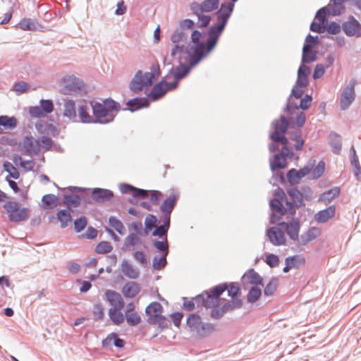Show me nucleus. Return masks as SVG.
Listing matches in <instances>:
<instances>
[{"label":"nucleus","instance_id":"nucleus-51","mask_svg":"<svg viewBox=\"0 0 361 361\" xmlns=\"http://www.w3.org/2000/svg\"><path fill=\"white\" fill-rule=\"evenodd\" d=\"M142 243V239L140 235L135 234V233H130L128 235V236L125 238L123 250H126V247L128 246H135L137 245H140Z\"/></svg>","mask_w":361,"mask_h":361},{"label":"nucleus","instance_id":"nucleus-13","mask_svg":"<svg viewBox=\"0 0 361 361\" xmlns=\"http://www.w3.org/2000/svg\"><path fill=\"white\" fill-rule=\"evenodd\" d=\"M114 193L109 189L94 188L92 189V198L97 204H104L113 200Z\"/></svg>","mask_w":361,"mask_h":361},{"label":"nucleus","instance_id":"nucleus-6","mask_svg":"<svg viewBox=\"0 0 361 361\" xmlns=\"http://www.w3.org/2000/svg\"><path fill=\"white\" fill-rule=\"evenodd\" d=\"M94 123L105 125L113 122L115 115L107 109L103 103L94 102L91 103Z\"/></svg>","mask_w":361,"mask_h":361},{"label":"nucleus","instance_id":"nucleus-20","mask_svg":"<svg viewBox=\"0 0 361 361\" xmlns=\"http://www.w3.org/2000/svg\"><path fill=\"white\" fill-rule=\"evenodd\" d=\"M106 299L113 307L121 310L124 307V300L120 293L113 290H106L105 292Z\"/></svg>","mask_w":361,"mask_h":361},{"label":"nucleus","instance_id":"nucleus-43","mask_svg":"<svg viewBox=\"0 0 361 361\" xmlns=\"http://www.w3.org/2000/svg\"><path fill=\"white\" fill-rule=\"evenodd\" d=\"M287 193L292 202H295L296 207H301L304 205L302 194L297 188L292 187L288 189Z\"/></svg>","mask_w":361,"mask_h":361},{"label":"nucleus","instance_id":"nucleus-62","mask_svg":"<svg viewBox=\"0 0 361 361\" xmlns=\"http://www.w3.org/2000/svg\"><path fill=\"white\" fill-rule=\"evenodd\" d=\"M286 178L288 182L290 185H296L298 184L300 180H301L298 171L295 169H290L286 173Z\"/></svg>","mask_w":361,"mask_h":361},{"label":"nucleus","instance_id":"nucleus-47","mask_svg":"<svg viewBox=\"0 0 361 361\" xmlns=\"http://www.w3.org/2000/svg\"><path fill=\"white\" fill-rule=\"evenodd\" d=\"M286 158L279 153L275 154L272 157V172L276 169H283L287 166Z\"/></svg>","mask_w":361,"mask_h":361},{"label":"nucleus","instance_id":"nucleus-3","mask_svg":"<svg viewBox=\"0 0 361 361\" xmlns=\"http://www.w3.org/2000/svg\"><path fill=\"white\" fill-rule=\"evenodd\" d=\"M172 58L178 61V66L176 67L172 66L166 74V77L169 78L173 76L180 80L185 78L190 74L191 70L204 59L199 54L190 57H188L187 56L184 58L188 61V64H185L183 62V57L182 55L178 54L176 57Z\"/></svg>","mask_w":361,"mask_h":361},{"label":"nucleus","instance_id":"nucleus-23","mask_svg":"<svg viewBox=\"0 0 361 361\" xmlns=\"http://www.w3.org/2000/svg\"><path fill=\"white\" fill-rule=\"evenodd\" d=\"M310 68L306 64L300 63L297 74V85L300 88H305L308 84V75L310 73Z\"/></svg>","mask_w":361,"mask_h":361},{"label":"nucleus","instance_id":"nucleus-49","mask_svg":"<svg viewBox=\"0 0 361 361\" xmlns=\"http://www.w3.org/2000/svg\"><path fill=\"white\" fill-rule=\"evenodd\" d=\"M261 286H252L247 295V301L253 303L257 301L262 295Z\"/></svg>","mask_w":361,"mask_h":361},{"label":"nucleus","instance_id":"nucleus-12","mask_svg":"<svg viewBox=\"0 0 361 361\" xmlns=\"http://www.w3.org/2000/svg\"><path fill=\"white\" fill-rule=\"evenodd\" d=\"M167 78H169L166 77V75L161 79L160 81H159L152 87L151 90L147 94L148 98L150 101L155 102L163 97L168 92L166 89Z\"/></svg>","mask_w":361,"mask_h":361},{"label":"nucleus","instance_id":"nucleus-32","mask_svg":"<svg viewBox=\"0 0 361 361\" xmlns=\"http://www.w3.org/2000/svg\"><path fill=\"white\" fill-rule=\"evenodd\" d=\"M318 53L316 49L302 47L301 63L306 64L316 61Z\"/></svg>","mask_w":361,"mask_h":361},{"label":"nucleus","instance_id":"nucleus-24","mask_svg":"<svg viewBox=\"0 0 361 361\" xmlns=\"http://www.w3.org/2000/svg\"><path fill=\"white\" fill-rule=\"evenodd\" d=\"M284 231L293 240H297L299 238L300 221L298 219H293L289 223H284Z\"/></svg>","mask_w":361,"mask_h":361},{"label":"nucleus","instance_id":"nucleus-45","mask_svg":"<svg viewBox=\"0 0 361 361\" xmlns=\"http://www.w3.org/2000/svg\"><path fill=\"white\" fill-rule=\"evenodd\" d=\"M108 313L110 319L115 325H120L125 319V315L117 308H109Z\"/></svg>","mask_w":361,"mask_h":361},{"label":"nucleus","instance_id":"nucleus-58","mask_svg":"<svg viewBox=\"0 0 361 361\" xmlns=\"http://www.w3.org/2000/svg\"><path fill=\"white\" fill-rule=\"evenodd\" d=\"M152 245L154 248L161 252V254L166 253V255H169V245L167 241V239L164 240H159L157 239H154L152 240Z\"/></svg>","mask_w":361,"mask_h":361},{"label":"nucleus","instance_id":"nucleus-8","mask_svg":"<svg viewBox=\"0 0 361 361\" xmlns=\"http://www.w3.org/2000/svg\"><path fill=\"white\" fill-rule=\"evenodd\" d=\"M63 85V93L71 94L73 92H85V84L83 81L74 75H68L62 79Z\"/></svg>","mask_w":361,"mask_h":361},{"label":"nucleus","instance_id":"nucleus-15","mask_svg":"<svg viewBox=\"0 0 361 361\" xmlns=\"http://www.w3.org/2000/svg\"><path fill=\"white\" fill-rule=\"evenodd\" d=\"M14 27L23 31H41L44 27L35 18H23Z\"/></svg>","mask_w":361,"mask_h":361},{"label":"nucleus","instance_id":"nucleus-40","mask_svg":"<svg viewBox=\"0 0 361 361\" xmlns=\"http://www.w3.org/2000/svg\"><path fill=\"white\" fill-rule=\"evenodd\" d=\"M329 137V144L332 147L333 152L336 154H340L342 149L341 135L334 131H331L330 133Z\"/></svg>","mask_w":361,"mask_h":361},{"label":"nucleus","instance_id":"nucleus-17","mask_svg":"<svg viewBox=\"0 0 361 361\" xmlns=\"http://www.w3.org/2000/svg\"><path fill=\"white\" fill-rule=\"evenodd\" d=\"M126 345V341L121 338L116 332H111L102 341V346L104 348H110L112 345L118 349L123 348Z\"/></svg>","mask_w":361,"mask_h":361},{"label":"nucleus","instance_id":"nucleus-52","mask_svg":"<svg viewBox=\"0 0 361 361\" xmlns=\"http://www.w3.org/2000/svg\"><path fill=\"white\" fill-rule=\"evenodd\" d=\"M294 98L288 97L286 104L283 109V111L288 116H293L296 113V111L300 109L298 104L293 100Z\"/></svg>","mask_w":361,"mask_h":361},{"label":"nucleus","instance_id":"nucleus-57","mask_svg":"<svg viewBox=\"0 0 361 361\" xmlns=\"http://www.w3.org/2000/svg\"><path fill=\"white\" fill-rule=\"evenodd\" d=\"M113 246L108 241H100L94 247V252L97 254H106L111 252Z\"/></svg>","mask_w":361,"mask_h":361},{"label":"nucleus","instance_id":"nucleus-14","mask_svg":"<svg viewBox=\"0 0 361 361\" xmlns=\"http://www.w3.org/2000/svg\"><path fill=\"white\" fill-rule=\"evenodd\" d=\"M126 108H123V111H129L130 112H135L140 109L147 108L150 105V100L147 97H135L134 98L128 99L126 102Z\"/></svg>","mask_w":361,"mask_h":361},{"label":"nucleus","instance_id":"nucleus-36","mask_svg":"<svg viewBox=\"0 0 361 361\" xmlns=\"http://www.w3.org/2000/svg\"><path fill=\"white\" fill-rule=\"evenodd\" d=\"M332 13L331 3L329 2L328 5L322 7L317 11L314 19H317L318 21L324 22L327 24L328 18L330 16H334Z\"/></svg>","mask_w":361,"mask_h":361},{"label":"nucleus","instance_id":"nucleus-10","mask_svg":"<svg viewBox=\"0 0 361 361\" xmlns=\"http://www.w3.org/2000/svg\"><path fill=\"white\" fill-rule=\"evenodd\" d=\"M355 80H350L342 92L340 99V108L341 110L348 109L354 102L355 98Z\"/></svg>","mask_w":361,"mask_h":361},{"label":"nucleus","instance_id":"nucleus-48","mask_svg":"<svg viewBox=\"0 0 361 361\" xmlns=\"http://www.w3.org/2000/svg\"><path fill=\"white\" fill-rule=\"evenodd\" d=\"M102 103L107 109H109L112 114L115 115V116L121 109L120 103L114 100L111 97L104 99Z\"/></svg>","mask_w":361,"mask_h":361},{"label":"nucleus","instance_id":"nucleus-25","mask_svg":"<svg viewBox=\"0 0 361 361\" xmlns=\"http://www.w3.org/2000/svg\"><path fill=\"white\" fill-rule=\"evenodd\" d=\"M336 213V206L330 205L328 207L319 211L315 215V221L319 224H323L333 218Z\"/></svg>","mask_w":361,"mask_h":361},{"label":"nucleus","instance_id":"nucleus-42","mask_svg":"<svg viewBox=\"0 0 361 361\" xmlns=\"http://www.w3.org/2000/svg\"><path fill=\"white\" fill-rule=\"evenodd\" d=\"M202 322V317L197 313L190 314L186 319V324L190 330L196 332Z\"/></svg>","mask_w":361,"mask_h":361},{"label":"nucleus","instance_id":"nucleus-31","mask_svg":"<svg viewBox=\"0 0 361 361\" xmlns=\"http://www.w3.org/2000/svg\"><path fill=\"white\" fill-rule=\"evenodd\" d=\"M340 192L341 189L339 187H333L320 194L318 202H323L325 204H328L333 199L338 197Z\"/></svg>","mask_w":361,"mask_h":361},{"label":"nucleus","instance_id":"nucleus-59","mask_svg":"<svg viewBox=\"0 0 361 361\" xmlns=\"http://www.w3.org/2000/svg\"><path fill=\"white\" fill-rule=\"evenodd\" d=\"M242 300L231 299L223 305L225 312L232 311L235 309H240L243 307Z\"/></svg>","mask_w":361,"mask_h":361},{"label":"nucleus","instance_id":"nucleus-55","mask_svg":"<svg viewBox=\"0 0 361 361\" xmlns=\"http://www.w3.org/2000/svg\"><path fill=\"white\" fill-rule=\"evenodd\" d=\"M192 13L197 17L198 20V27H208L209 25L211 22L212 18L209 15L204 14L205 13H200L195 12L194 11H190Z\"/></svg>","mask_w":361,"mask_h":361},{"label":"nucleus","instance_id":"nucleus-34","mask_svg":"<svg viewBox=\"0 0 361 361\" xmlns=\"http://www.w3.org/2000/svg\"><path fill=\"white\" fill-rule=\"evenodd\" d=\"M18 121L15 116H8L6 115L0 116V127H4L6 130H13L17 127ZM3 133V129L0 128V134Z\"/></svg>","mask_w":361,"mask_h":361},{"label":"nucleus","instance_id":"nucleus-53","mask_svg":"<svg viewBox=\"0 0 361 361\" xmlns=\"http://www.w3.org/2000/svg\"><path fill=\"white\" fill-rule=\"evenodd\" d=\"M286 243V238L283 232L277 228L272 227V245H283Z\"/></svg>","mask_w":361,"mask_h":361},{"label":"nucleus","instance_id":"nucleus-60","mask_svg":"<svg viewBox=\"0 0 361 361\" xmlns=\"http://www.w3.org/2000/svg\"><path fill=\"white\" fill-rule=\"evenodd\" d=\"M39 106L42 108V111H43L44 114L46 116V118H48L47 114H51L54 109V102L51 99H40Z\"/></svg>","mask_w":361,"mask_h":361},{"label":"nucleus","instance_id":"nucleus-27","mask_svg":"<svg viewBox=\"0 0 361 361\" xmlns=\"http://www.w3.org/2000/svg\"><path fill=\"white\" fill-rule=\"evenodd\" d=\"M140 291V286L135 281H128L122 287L121 292L126 298H133Z\"/></svg>","mask_w":361,"mask_h":361},{"label":"nucleus","instance_id":"nucleus-37","mask_svg":"<svg viewBox=\"0 0 361 361\" xmlns=\"http://www.w3.org/2000/svg\"><path fill=\"white\" fill-rule=\"evenodd\" d=\"M59 199L54 194H46L42 197V207L45 209H51L59 204Z\"/></svg>","mask_w":361,"mask_h":361},{"label":"nucleus","instance_id":"nucleus-29","mask_svg":"<svg viewBox=\"0 0 361 361\" xmlns=\"http://www.w3.org/2000/svg\"><path fill=\"white\" fill-rule=\"evenodd\" d=\"M63 116L73 122H78L75 102L74 100L68 99L65 102Z\"/></svg>","mask_w":361,"mask_h":361},{"label":"nucleus","instance_id":"nucleus-19","mask_svg":"<svg viewBox=\"0 0 361 361\" xmlns=\"http://www.w3.org/2000/svg\"><path fill=\"white\" fill-rule=\"evenodd\" d=\"M145 87L147 88V84L143 81L142 71L138 70L129 83V89L133 93L139 94Z\"/></svg>","mask_w":361,"mask_h":361},{"label":"nucleus","instance_id":"nucleus-30","mask_svg":"<svg viewBox=\"0 0 361 361\" xmlns=\"http://www.w3.org/2000/svg\"><path fill=\"white\" fill-rule=\"evenodd\" d=\"M195 304L197 307H202L208 310L215 305L214 302L212 300V298L209 296V293H205L204 290L194 297Z\"/></svg>","mask_w":361,"mask_h":361},{"label":"nucleus","instance_id":"nucleus-28","mask_svg":"<svg viewBox=\"0 0 361 361\" xmlns=\"http://www.w3.org/2000/svg\"><path fill=\"white\" fill-rule=\"evenodd\" d=\"M123 274L130 279H137L140 276L138 269L134 267L128 260L123 259L121 264Z\"/></svg>","mask_w":361,"mask_h":361},{"label":"nucleus","instance_id":"nucleus-7","mask_svg":"<svg viewBox=\"0 0 361 361\" xmlns=\"http://www.w3.org/2000/svg\"><path fill=\"white\" fill-rule=\"evenodd\" d=\"M238 0H229L220 4L219 7L215 13L217 22L227 25L230 18L234 11L235 4Z\"/></svg>","mask_w":361,"mask_h":361},{"label":"nucleus","instance_id":"nucleus-63","mask_svg":"<svg viewBox=\"0 0 361 361\" xmlns=\"http://www.w3.org/2000/svg\"><path fill=\"white\" fill-rule=\"evenodd\" d=\"M109 224L113 227L120 235H123L124 226L123 223L114 216L109 218Z\"/></svg>","mask_w":361,"mask_h":361},{"label":"nucleus","instance_id":"nucleus-61","mask_svg":"<svg viewBox=\"0 0 361 361\" xmlns=\"http://www.w3.org/2000/svg\"><path fill=\"white\" fill-rule=\"evenodd\" d=\"M163 307L159 302H152L149 303L145 308V314L147 316L151 315L152 314H156L157 312H163Z\"/></svg>","mask_w":361,"mask_h":361},{"label":"nucleus","instance_id":"nucleus-38","mask_svg":"<svg viewBox=\"0 0 361 361\" xmlns=\"http://www.w3.org/2000/svg\"><path fill=\"white\" fill-rule=\"evenodd\" d=\"M89 109L86 105H79L78 108V122L82 123H94V117L89 114Z\"/></svg>","mask_w":361,"mask_h":361},{"label":"nucleus","instance_id":"nucleus-46","mask_svg":"<svg viewBox=\"0 0 361 361\" xmlns=\"http://www.w3.org/2000/svg\"><path fill=\"white\" fill-rule=\"evenodd\" d=\"M286 120L288 122V128L292 124L293 126H297L298 128H301L304 126L306 121V115L303 111L300 112L294 117H286Z\"/></svg>","mask_w":361,"mask_h":361},{"label":"nucleus","instance_id":"nucleus-35","mask_svg":"<svg viewBox=\"0 0 361 361\" xmlns=\"http://www.w3.org/2000/svg\"><path fill=\"white\" fill-rule=\"evenodd\" d=\"M56 219L60 222L62 228H66L73 221L71 212L68 209H61L56 212Z\"/></svg>","mask_w":361,"mask_h":361},{"label":"nucleus","instance_id":"nucleus-64","mask_svg":"<svg viewBox=\"0 0 361 361\" xmlns=\"http://www.w3.org/2000/svg\"><path fill=\"white\" fill-rule=\"evenodd\" d=\"M87 219L85 216H80L73 221L74 230L76 233L82 232L87 226Z\"/></svg>","mask_w":361,"mask_h":361},{"label":"nucleus","instance_id":"nucleus-39","mask_svg":"<svg viewBox=\"0 0 361 361\" xmlns=\"http://www.w3.org/2000/svg\"><path fill=\"white\" fill-rule=\"evenodd\" d=\"M319 234L318 228L316 227H310L307 232L302 233L300 235V244L305 245L310 242L314 240Z\"/></svg>","mask_w":361,"mask_h":361},{"label":"nucleus","instance_id":"nucleus-41","mask_svg":"<svg viewBox=\"0 0 361 361\" xmlns=\"http://www.w3.org/2000/svg\"><path fill=\"white\" fill-rule=\"evenodd\" d=\"M214 331V324L208 322H201L195 334L198 338H203L210 335Z\"/></svg>","mask_w":361,"mask_h":361},{"label":"nucleus","instance_id":"nucleus-26","mask_svg":"<svg viewBox=\"0 0 361 361\" xmlns=\"http://www.w3.org/2000/svg\"><path fill=\"white\" fill-rule=\"evenodd\" d=\"M227 289L226 282L219 283L214 286L207 290H204L205 293H209V296L212 298V301L215 305L219 302V297L225 292Z\"/></svg>","mask_w":361,"mask_h":361},{"label":"nucleus","instance_id":"nucleus-33","mask_svg":"<svg viewBox=\"0 0 361 361\" xmlns=\"http://www.w3.org/2000/svg\"><path fill=\"white\" fill-rule=\"evenodd\" d=\"M62 204L66 206V209L78 207L81 204L80 197L74 193H66L63 195Z\"/></svg>","mask_w":361,"mask_h":361},{"label":"nucleus","instance_id":"nucleus-18","mask_svg":"<svg viewBox=\"0 0 361 361\" xmlns=\"http://www.w3.org/2000/svg\"><path fill=\"white\" fill-rule=\"evenodd\" d=\"M360 23L353 16H350L347 21L342 23V30L348 37H357Z\"/></svg>","mask_w":361,"mask_h":361},{"label":"nucleus","instance_id":"nucleus-56","mask_svg":"<svg viewBox=\"0 0 361 361\" xmlns=\"http://www.w3.org/2000/svg\"><path fill=\"white\" fill-rule=\"evenodd\" d=\"M320 44L321 39L317 35L313 36L309 33L305 39L303 47L315 49V47H318Z\"/></svg>","mask_w":361,"mask_h":361},{"label":"nucleus","instance_id":"nucleus-16","mask_svg":"<svg viewBox=\"0 0 361 361\" xmlns=\"http://www.w3.org/2000/svg\"><path fill=\"white\" fill-rule=\"evenodd\" d=\"M23 147L26 154H38L40 152V144L31 135L24 137Z\"/></svg>","mask_w":361,"mask_h":361},{"label":"nucleus","instance_id":"nucleus-44","mask_svg":"<svg viewBox=\"0 0 361 361\" xmlns=\"http://www.w3.org/2000/svg\"><path fill=\"white\" fill-rule=\"evenodd\" d=\"M227 283V295L231 299L240 300L238 297L240 295L241 290L238 282H226Z\"/></svg>","mask_w":361,"mask_h":361},{"label":"nucleus","instance_id":"nucleus-22","mask_svg":"<svg viewBox=\"0 0 361 361\" xmlns=\"http://www.w3.org/2000/svg\"><path fill=\"white\" fill-rule=\"evenodd\" d=\"M179 199L178 193L171 192L162 202L160 206L161 212L172 213Z\"/></svg>","mask_w":361,"mask_h":361},{"label":"nucleus","instance_id":"nucleus-2","mask_svg":"<svg viewBox=\"0 0 361 361\" xmlns=\"http://www.w3.org/2000/svg\"><path fill=\"white\" fill-rule=\"evenodd\" d=\"M272 128H274L272 131V152L276 150L274 142H278L282 145L279 152L281 155L289 159H298L299 157L295 154L292 147L288 146V139L286 136L288 130L286 116L281 114L279 120H275L272 122Z\"/></svg>","mask_w":361,"mask_h":361},{"label":"nucleus","instance_id":"nucleus-9","mask_svg":"<svg viewBox=\"0 0 361 361\" xmlns=\"http://www.w3.org/2000/svg\"><path fill=\"white\" fill-rule=\"evenodd\" d=\"M220 5V0H203L201 3L192 1L189 4L190 11L196 13H211L216 11Z\"/></svg>","mask_w":361,"mask_h":361},{"label":"nucleus","instance_id":"nucleus-54","mask_svg":"<svg viewBox=\"0 0 361 361\" xmlns=\"http://www.w3.org/2000/svg\"><path fill=\"white\" fill-rule=\"evenodd\" d=\"M168 255L166 253H163L160 257L154 256L152 259V269L154 270H159L162 268H164L167 264V257Z\"/></svg>","mask_w":361,"mask_h":361},{"label":"nucleus","instance_id":"nucleus-4","mask_svg":"<svg viewBox=\"0 0 361 361\" xmlns=\"http://www.w3.org/2000/svg\"><path fill=\"white\" fill-rule=\"evenodd\" d=\"M171 41L173 46L171 49V56L176 57L178 54L183 55L186 54L188 57L197 55V54H190V47L193 45V43H188V34L186 30H182L177 27L171 35Z\"/></svg>","mask_w":361,"mask_h":361},{"label":"nucleus","instance_id":"nucleus-5","mask_svg":"<svg viewBox=\"0 0 361 361\" xmlns=\"http://www.w3.org/2000/svg\"><path fill=\"white\" fill-rule=\"evenodd\" d=\"M8 195L0 190V202H6L3 207L8 214V218L11 222H19L25 221L29 216V209L27 207L20 208V204L18 202L8 200Z\"/></svg>","mask_w":361,"mask_h":361},{"label":"nucleus","instance_id":"nucleus-11","mask_svg":"<svg viewBox=\"0 0 361 361\" xmlns=\"http://www.w3.org/2000/svg\"><path fill=\"white\" fill-rule=\"evenodd\" d=\"M241 283L244 289L248 285L264 286L263 278L252 268L246 271L241 277Z\"/></svg>","mask_w":361,"mask_h":361},{"label":"nucleus","instance_id":"nucleus-21","mask_svg":"<svg viewBox=\"0 0 361 361\" xmlns=\"http://www.w3.org/2000/svg\"><path fill=\"white\" fill-rule=\"evenodd\" d=\"M305 263V259L301 255H295L287 257L285 259V267L283 269V271L288 273L291 269H298Z\"/></svg>","mask_w":361,"mask_h":361},{"label":"nucleus","instance_id":"nucleus-1","mask_svg":"<svg viewBox=\"0 0 361 361\" xmlns=\"http://www.w3.org/2000/svg\"><path fill=\"white\" fill-rule=\"evenodd\" d=\"M226 25L219 22L213 23L206 32L193 30L191 35L190 54H198L204 59L215 49L219 40L226 29Z\"/></svg>","mask_w":361,"mask_h":361},{"label":"nucleus","instance_id":"nucleus-50","mask_svg":"<svg viewBox=\"0 0 361 361\" xmlns=\"http://www.w3.org/2000/svg\"><path fill=\"white\" fill-rule=\"evenodd\" d=\"M348 0H330L332 6V14L334 16H341L345 11L344 4Z\"/></svg>","mask_w":361,"mask_h":361}]
</instances>
